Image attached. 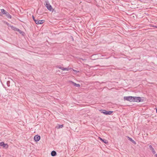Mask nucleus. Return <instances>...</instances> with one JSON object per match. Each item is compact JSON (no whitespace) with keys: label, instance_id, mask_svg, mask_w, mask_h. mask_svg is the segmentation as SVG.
Masks as SVG:
<instances>
[{"label":"nucleus","instance_id":"nucleus-4","mask_svg":"<svg viewBox=\"0 0 157 157\" xmlns=\"http://www.w3.org/2000/svg\"><path fill=\"white\" fill-rule=\"evenodd\" d=\"M45 6L49 10L53 12L54 10L52 8V6L48 2H46Z\"/></svg>","mask_w":157,"mask_h":157},{"label":"nucleus","instance_id":"nucleus-20","mask_svg":"<svg viewBox=\"0 0 157 157\" xmlns=\"http://www.w3.org/2000/svg\"><path fill=\"white\" fill-rule=\"evenodd\" d=\"M153 27H155L156 28H157V26H153Z\"/></svg>","mask_w":157,"mask_h":157},{"label":"nucleus","instance_id":"nucleus-2","mask_svg":"<svg viewBox=\"0 0 157 157\" xmlns=\"http://www.w3.org/2000/svg\"><path fill=\"white\" fill-rule=\"evenodd\" d=\"M10 27L11 29L13 30L14 31H17L19 32V33L22 35H24L25 33L24 32L21 31V30L17 28L14 27L13 26H10Z\"/></svg>","mask_w":157,"mask_h":157},{"label":"nucleus","instance_id":"nucleus-22","mask_svg":"<svg viewBox=\"0 0 157 157\" xmlns=\"http://www.w3.org/2000/svg\"><path fill=\"white\" fill-rule=\"evenodd\" d=\"M156 113H157V109H156Z\"/></svg>","mask_w":157,"mask_h":157},{"label":"nucleus","instance_id":"nucleus-5","mask_svg":"<svg viewBox=\"0 0 157 157\" xmlns=\"http://www.w3.org/2000/svg\"><path fill=\"white\" fill-rule=\"evenodd\" d=\"M124 100H126L130 102L133 101V97L132 96H125L124 98Z\"/></svg>","mask_w":157,"mask_h":157},{"label":"nucleus","instance_id":"nucleus-14","mask_svg":"<svg viewBox=\"0 0 157 157\" xmlns=\"http://www.w3.org/2000/svg\"><path fill=\"white\" fill-rule=\"evenodd\" d=\"M56 152L55 151H53L51 152V155L52 156H54L56 155Z\"/></svg>","mask_w":157,"mask_h":157},{"label":"nucleus","instance_id":"nucleus-12","mask_svg":"<svg viewBox=\"0 0 157 157\" xmlns=\"http://www.w3.org/2000/svg\"><path fill=\"white\" fill-rule=\"evenodd\" d=\"M99 140L102 141V142L104 143H105L106 144H107L108 143V141L104 139H102L101 137H99Z\"/></svg>","mask_w":157,"mask_h":157},{"label":"nucleus","instance_id":"nucleus-18","mask_svg":"<svg viewBox=\"0 0 157 157\" xmlns=\"http://www.w3.org/2000/svg\"><path fill=\"white\" fill-rule=\"evenodd\" d=\"M73 71H74L75 72H77V71H76V70H74V69H73Z\"/></svg>","mask_w":157,"mask_h":157},{"label":"nucleus","instance_id":"nucleus-21","mask_svg":"<svg viewBox=\"0 0 157 157\" xmlns=\"http://www.w3.org/2000/svg\"><path fill=\"white\" fill-rule=\"evenodd\" d=\"M71 37L72 38V40H74V39H73V37L72 36H71Z\"/></svg>","mask_w":157,"mask_h":157},{"label":"nucleus","instance_id":"nucleus-9","mask_svg":"<svg viewBox=\"0 0 157 157\" xmlns=\"http://www.w3.org/2000/svg\"><path fill=\"white\" fill-rule=\"evenodd\" d=\"M34 140L36 142L38 141L40 139V136L36 135L34 136Z\"/></svg>","mask_w":157,"mask_h":157},{"label":"nucleus","instance_id":"nucleus-15","mask_svg":"<svg viewBox=\"0 0 157 157\" xmlns=\"http://www.w3.org/2000/svg\"><path fill=\"white\" fill-rule=\"evenodd\" d=\"M10 81H8L7 82L6 84H7L8 86H10Z\"/></svg>","mask_w":157,"mask_h":157},{"label":"nucleus","instance_id":"nucleus-8","mask_svg":"<svg viewBox=\"0 0 157 157\" xmlns=\"http://www.w3.org/2000/svg\"><path fill=\"white\" fill-rule=\"evenodd\" d=\"M0 146L3 147L5 148H7L8 147V145L7 144H5L4 142H2L0 143Z\"/></svg>","mask_w":157,"mask_h":157},{"label":"nucleus","instance_id":"nucleus-17","mask_svg":"<svg viewBox=\"0 0 157 157\" xmlns=\"http://www.w3.org/2000/svg\"><path fill=\"white\" fill-rule=\"evenodd\" d=\"M4 23H5V24L7 25L8 26H9L10 24L9 23H8L7 22L5 21H4Z\"/></svg>","mask_w":157,"mask_h":157},{"label":"nucleus","instance_id":"nucleus-10","mask_svg":"<svg viewBox=\"0 0 157 157\" xmlns=\"http://www.w3.org/2000/svg\"><path fill=\"white\" fill-rule=\"evenodd\" d=\"M70 82L72 83L73 85L76 87H79L80 86V85L79 84H77L72 81H70Z\"/></svg>","mask_w":157,"mask_h":157},{"label":"nucleus","instance_id":"nucleus-23","mask_svg":"<svg viewBox=\"0 0 157 157\" xmlns=\"http://www.w3.org/2000/svg\"><path fill=\"white\" fill-rule=\"evenodd\" d=\"M0 157H1V155H0Z\"/></svg>","mask_w":157,"mask_h":157},{"label":"nucleus","instance_id":"nucleus-3","mask_svg":"<svg viewBox=\"0 0 157 157\" xmlns=\"http://www.w3.org/2000/svg\"><path fill=\"white\" fill-rule=\"evenodd\" d=\"M133 102H140L143 101L144 100L140 97H133Z\"/></svg>","mask_w":157,"mask_h":157},{"label":"nucleus","instance_id":"nucleus-24","mask_svg":"<svg viewBox=\"0 0 157 157\" xmlns=\"http://www.w3.org/2000/svg\"><path fill=\"white\" fill-rule=\"evenodd\" d=\"M0 13H1V12H0Z\"/></svg>","mask_w":157,"mask_h":157},{"label":"nucleus","instance_id":"nucleus-16","mask_svg":"<svg viewBox=\"0 0 157 157\" xmlns=\"http://www.w3.org/2000/svg\"><path fill=\"white\" fill-rule=\"evenodd\" d=\"M63 127V125H59V127H58V128H62Z\"/></svg>","mask_w":157,"mask_h":157},{"label":"nucleus","instance_id":"nucleus-1","mask_svg":"<svg viewBox=\"0 0 157 157\" xmlns=\"http://www.w3.org/2000/svg\"><path fill=\"white\" fill-rule=\"evenodd\" d=\"M32 17L33 20L34 21L35 23L37 24H42L44 22V20H38L36 19L34 16H32Z\"/></svg>","mask_w":157,"mask_h":157},{"label":"nucleus","instance_id":"nucleus-19","mask_svg":"<svg viewBox=\"0 0 157 157\" xmlns=\"http://www.w3.org/2000/svg\"><path fill=\"white\" fill-rule=\"evenodd\" d=\"M155 157H157V154H155Z\"/></svg>","mask_w":157,"mask_h":157},{"label":"nucleus","instance_id":"nucleus-13","mask_svg":"<svg viewBox=\"0 0 157 157\" xmlns=\"http://www.w3.org/2000/svg\"><path fill=\"white\" fill-rule=\"evenodd\" d=\"M128 140L130 141L132 143L134 144H136V142L135 141H134L132 138L128 136Z\"/></svg>","mask_w":157,"mask_h":157},{"label":"nucleus","instance_id":"nucleus-11","mask_svg":"<svg viewBox=\"0 0 157 157\" xmlns=\"http://www.w3.org/2000/svg\"><path fill=\"white\" fill-rule=\"evenodd\" d=\"M149 148L151 150V151L154 154L156 152L155 151L154 148L151 145H150L149 146Z\"/></svg>","mask_w":157,"mask_h":157},{"label":"nucleus","instance_id":"nucleus-6","mask_svg":"<svg viewBox=\"0 0 157 157\" xmlns=\"http://www.w3.org/2000/svg\"><path fill=\"white\" fill-rule=\"evenodd\" d=\"M56 68H59V69H60L63 71H69L71 69H72L71 68H64L63 67L61 66H56Z\"/></svg>","mask_w":157,"mask_h":157},{"label":"nucleus","instance_id":"nucleus-7","mask_svg":"<svg viewBox=\"0 0 157 157\" xmlns=\"http://www.w3.org/2000/svg\"><path fill=\"white\" fill-rule=\"evenodd\" d=\"M101 110L102 111L101 113L106 115H111L113 112V111H107L105 110Z\"/></svg>","mask_w":157,"mask_h":157}]
</instances>
